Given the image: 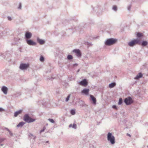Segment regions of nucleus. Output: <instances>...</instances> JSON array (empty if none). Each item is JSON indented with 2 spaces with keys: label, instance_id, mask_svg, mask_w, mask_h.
<instances>
[{
  "label": "nucleus",
  "instance_id": "1",
  "mask_svg": "<svg viewBox=\"0 0 148 148\" xmlns=\"http://www.w3.org/2000/svg\"><path fill=\"white\" fill-rule=\"evenodd\" d=\"M107 139L112 144L115 143V138L110 132L108 133L107 135Z\"/></svg>",
  "mask_w": 148,
  "mask_h": 148
},
{
  "label": "nucleus",
  "instance_id": "2",
  "mask_svg": "<svg viewBox=\"0 0 148 148\" xmlns=\"http://www.w3.org/2000/svg\"><path fill=\"white\" fill-rule=\"evenodd\" d=\"M140 40L137 38L134 39L129 42L128 43L130 47H132L137 44H140Z\"/></svg>",
  "mask_w": 148,
  "mask_h": 148
},
{
  "label": "nucleus",
  "instance_id": "3",
  "mask_svg": "<svg viewBox=\"0 0 148 148\" xmlns=\"http://www.w3.org/2000/svg\"><path fill=\"white\" fill-rule=\"evenodd\" d=\"M117 42V40L113 38H110L108 39L106 42V45H110L114 44Z\"/></svg>",
  "mask_w": 148,
  "mask_h": 148
},
{
  "label": "nucleus",
  "instance_id": "4",
  "mask_svg": "<svg viewBox=\"0 0 148 148\" xmlns=\"http://www.w3.org/2000/svg\"><path fill=\"white\" fill-rule=\"evenodd\" d=\"M23 120L25 121L28 123L33 122L35 120V119H32L27 114H26L24 116Z\"/></svg>",
  "mask_w": 148,
  "mask_h": 148
},
{
  "label": "nucleus",
  "instance_id": "5",
  "mask_svg": "<svg viewBox=\"0 0 148 148\" xmlns=\"http://www.w3.org/2000/svg\"><path fill=\"white\" fill-rule=\"evenodd\" d=\"M133 101L132 98L130 97H128L125 98L124 100V102L127 105H128L131 104Z\"/></svg>",
  "mask_w": 148,
  "mask_h": 148
},
{
  "label": "nucleus",
  "instance_id": "6",
  "mask_svg": "<svg viewBox=\"0 0 148 148\" xmlns=\"http://www.w3.org/2000/svg\"><path fill=\"white\" fill-rule=\"evenodd\" d=\"M29 64H20V68L22 70L26 69L29 67Z\"/></svg>",
  "mask_w": 148,
  "mask_h": 148
},
{
  "label": "nucleus",
  "instance_id": "7",
  "mask_svg": "<svg viewBox=\"0 0 148 148\" xmlns=\"http://www.w3.org/2000/svg\"><path fill=\"white\" fill-rule=\"evenodd\" d=\"M79 84L81 86H86L87 84V82L86 79H84L83 80L79 82Z\"/></svg>",
  "mask_w": 148,
  "mask_h": 148
},
{
  "label": "nucleus",
  "instance_id": "8",
  "mask_svg": "<svg viewBox=\"0 0 148 148\" xmlns=\"http://www.w3.org/2000/svg\"><path fill=\"white\" fill-rule=\"evenodd\" d=\"M26 40L27 43L29 45H36V43L33 42L32 40L27 39Z\"/></svg>",
  "mask_w": 148,
  "mask_h": 148
},
{
  "label": "nucleus",
  "instance_id": "9",
  "mask_svg": "<svg viewBox=\"0 0 148 148\" xmlns=\"http://www.w3.org/2000/svg\"><path fill=\"white\" fill-rule=\"evenodd\" d=\"M32 36V34L31 33L27 32L25 34V37L26 39L30 38Z\"/></svg>",
  "mask_w": 148,
  "mask_h": 148
},
{
  "label": "nucleus",
  "instance_id": "10",
  "mask_svg": "<svg viewBox=\"0 0 148 148\" xmlns=\"http://www.w3.org/2000/svg\"><path fill=\"white\" fill-rule=\"evenodd\" d=\"M73 52H75L77 56L80 57L81 56V53L79 49H75L73 50Z\"/></svg>",
  "mask_w": 148,
  "mask_h": 148
},
{
  "label": "nucleus",
  "instance_id": "11",
  "mask_svg": "<svg viewBox=\"0 0 148 148\" xmlns=\"http://www.w3.org/2000/svg\"><path fill=\"white\" fill-rule=\"evenodd\" d=\"M89 90L88 89H84L81 92L82 93L87 95H88Z\"/></svg>",
  "mask_w": 148,
  "mask_h": 148
},
{
  "label": "nucleus",
  "instance_id": "12",
  "mask_svg": "<svg viewBox=\"0 0 148 148\" xmlns=\"http://www.w3.org/2000/svg\"><path fill=\"white\" fill-rule=\"evenodd\" d=\"M2 91L5 94H6L7 93L8 88L5 86H3L1 89Z\"/></svg>",
  "mask_w": 148,
  "mask_h": 148
},
{
  "label": "nucleus",
  "instance_id": "13",
  "mask_svg": "<svg viewBox=\"0 0 148 148\" xmlns=\"http://www.w3.org/2000/svg\"><path fill=\"white\" fill-rule=\"evenodd\" d=\"M90 97L91 99L93 101V103L95 105L96 102V98L93 95H90Z\"/></svg>",
  "mask_w": 148,
  "mask_h": 148
},
{
  "label": "nucleus",
  "instance_id": "14",
  "mask_svg": "<svg viewBox=\"0 0 148 148\" xmlns=\"http://www.w3.org/2000/svg\"><path fill=\"white\" fill-rule=\"evenodd\" d=\"M37 41L41 45L45 43V41L44 40L39 38L37 39Z\"/></svg>",
  "mask_w": 148,
  "mask_h": 148
},
{
  "label": "nucleus",
  "instance_id": "15",
  "mask_svg": "<svg viewBox=\"0 0 148 148\" xmlns=\"http://www.w3.org/2000/svg\"><path fill=\"white\" fill-rule=\"evenodd\" d=\"M143 75L141 73H139L138 75H137L136 77H135V79H138L139 78L141 77H142Z\"/></svg>",
  "mask_w": 148,
  "mask_h": 148
},
{
  "label": "nucleus",
  "instance_id": "16",
  "mask_svg": "<svg viewBox=\"0 0 148 148\" xmlns=\"http://www.w3.org/2000/svg\"><path fill=\"white\" fill-rule=\"evenodd\" d=\"M22 111V110H20L14 113V116L15 117L17 116L18 115L21 113Z\"/></svg>",
  "mask_w": 148,
  "mask_h": 148
},
{
  "label": "nucleus",
  "instance_id": "17",
  "mask_svg": "<svg viewBox=\"0 0 148 148\" xmlns=\"http://www.w3.org/2000/svg\"><path fill=\"white\" fill-rule=\"evenodd\" d=\"M25 123L23 122H21L19 123L17 125V127H22L25 124Z\"/></svg>",
  "mask_w": 148,
  "mask_h": 148
},
{
  "label": "nucleus",
  "instance_id": "18",
  "mask_svg": "<svg viewBox=\"0 0 148 148\" xmlns=\"http://www.w3.org/2000/svg\"><path fill=\"white\" fill-rule=\"evenodd\" d=\"M143 36V34L142 33L138 32L137 34V36L138 38L140 39L141 40L140 38H139L140 37H142Z\"/></svg>",
  "mask_w": 148,
  "mask_h": 148
},
{
  "label": "nucleus",
  "instance_id": "19",
  "mask_svg": "<svg viewBox=\"0 0 148 148\" xmlns=\"http://www.w3.org/2000/svg\"><path fill=\"white\" fill-rule=\"evenodd\" d=\"M116 85V84L115 83H112L109 85V87L110 88H112L114 87Z\"/></svg>",
  "mask_w": 148,
  "mask_h": 148
},
{
  "label": "nucleus",
  "instance_id": "20",
  "mask_svg": "<svg viewBox=\"0 0 148 148\" xmlns=\"http://www.w3.org/2000/svg\"><path fill=\"white\" fill-rule=\"evenodd\" d=\"M69 127H72L73 128L76 129L77 127V125L76 124H73L72 125V124H71L69 125Z\"/></svg>",
  "mask_w": 148,
  "mask_h": 148
},
{
  "label": "nucleus",
  "instance_id": "21",
  "mask_svg": "<svg viewBox=\"0 0 148 148\" xmlns=\"http://www.w3.org/2000/svg\"><path fill=\"white\" fill-rule=\"evenodd\" d=\"M147 42L146 41H143L142 44V45L143 46H145L147 44Z\"/></svg>",
  "mask_w": 148,
  "mask_h": 148
},
{
  "label": "nucleus",
  "instance_id": "22",
  "mask_svg": "<svg viewBox=\"0 0 148 148\" xmlns=\"http://www.w3.org/2000/svg\"><path fill=\"white\" fill-rule=\"evenodd\" d=\"M122 99L121 98H120L119 99L118 104L119 105H120L122 104Z\"/></svg>",
  "mask_w": 148,
  "mask_h": 148
},
{
  "label": "nucleus",
  "instance_id": "23",
  "mask_svg": "<svg viewBox=\"0 0 148 148\" xmlns=\"http://www.w3.org/2000/svg\"><path fill=\"white\" fill-rule=\"evenodd\" d=\"M71 114L72 115H74V114H75V110H71Z\"/></svg>",
  "mask_w": 148,
  "mask_h": 148
},
{
  "label": "nucleus",
  "instance_id": "24",
  "mask_svg": "<svg viewBox=\"0 0 148 148\" xmlns=\"http://www.w3.org/2000/svg\"><path fill=\"white\" fill-rule=\"evenodd\" d=\"M67 58L69 60L73 58V57L71 55H68L67 56Z\"/></svg>",
  "mask_w": 148,
  "mask_h": 148
},
{
  "label": "nucleus",
  "instance_id": "25",
  "mask_svg": "<svg viewBox=\"0 0 148 148\" xmlns=\"http://www.w3.org/2000/svg\"><path fill=\"white\" fill-rule=\"evenodd\" d=\"M44 59L43 57L42 56H41L40 58V60L41 62H43L44 61Z\"/></svg>",
  "mask_w": 148,
  "mask_h": 148
},
{
  "label": "nucleus",
  "instance_id": "26",
  "mask_svg": "<svg viewBox=\"0 0 148 148\" xmlns=\"http://www.w3.org/2000/svg\"><path fill=\"white\" fill-rule=\"evenodd\" d=\"M70 95H69V96L67 97L66 99V101H69L70 97Z\"/></svg>",
  "mask_w": 148,
  "mask_h": 148
},
{
  "label": "nucleus",
  "instance_id": "27",
  "mask_svg": "<svg viewBox=\"0 0 148 148\" xmlns=\"http://www.w3.org/2000/svg\"><path fill=\"white\" fill-rule=\"evenodd\" d=\"M48 120L51 122L52 123H54V121L53 119H48Z\"/></svg>",
  "mask_w": 148,
  "mask_h": 148
},
{
  "label": "nucleus",
  "instance_id": "28",
  "mask_svg": "<svg viewBox=\"0 0 148 148\" xmlns=\"http://www.w3.org/2000/svg\"><path fill=\"white\" fill-rule=\"evenodd\" d=\"M117 9V7L116 6H114L113 7V9L114 10H116Z\"/></svg>",
  "mask_w": 148,
  "mask_h": 148
},
{
  "label": "nucleus",
  "instance_id": "29",
  "mask_svg": "<svg viewBox=\"0 0 148 148\" xmlns=\"http://www.w3.org/2000/svg\"><path fill=\"white\" fill-rule=\"evenodd\" d=\"M45 129H46L45 127H43V130H41L40 131V133H41V132H44V131H45Z\"/></svg>",
  "mask_w": 148,
  "mask_h": 148
},
{
  "label": "nucleus",
  "instance_id": "30",
  "mask_svg": "<svg viewBox=\"0 0 148 148\" xmlns=\"http://www.w3.org/2000/svg\"><path fill=\"white\" fill-rule=\"evenodd\" d=\"M5 140V138H1L0 139V143L3 142Z\"/></svg>",
  "mask_w": 148,
  "mask_h": 148
},
{
  "label": "nucleus",
  "instance_id": "31",
  "mask_svg": "<svg viewBox=\"0 0 148 148\" xmlns=\"http://www.w3.org/2000/svg\"><path fill=\"white\" fill-rule=\"evenodd\" d=\"M112 108H113L115 109H117L115 105H113L112 106Z\"/></svg>",
  "mask_w": 148,
  "mask_h": 148
},
{
  "label": "nucleus",
  "instance_id": "32",
  "mask_svg": "<svg viewBox=\"0 0 148 148\" xmlns=\"http://www.w3.org/2000/svg\"><path fill=\"white\" fill-rule=\"evenodd\" d=\"M4 110L1 108H0V112L3 111Z\"/></svg>",
  "mask_w": 148,
  "mask_h": 148
},
{
  "label": "nucleus",
  "instance_id": "33",
  "mask_svg": "<svg viewBox=\"0 0 148 148\" xmlns=\"http://www.w3.org/2000/svg\"><path fill=\"white\" fill-rule=\"evenodd\" d=\"M8 19L10 21L11 20V19H12L10 17H8Z\"/></svg>",
  "mask_w": 148,
  "mask_h": 148
},
{
  "label": "nucleus",
  "instance_id": "34",
  "mask_svg": "<svg viewBox=\"0 0 148 148\" xmlns=\"http://www.w3.org/2000/svg\"><path fill=\"white\" fill-rule=\"evenodd\" d=\"M21 5L20 4L19 7H18V8L21 9Z\"/></svg>",
  "mask_w": 148,
  "mask_h": 148
},
{
  "label": "nucleus",
  "instance_id": "35",
  "mask_svg": "<svg viewBox=\"0 0 148 148\" xmlns=\"http://www.w3.org/2000/svg\"><path fill=\"white\" fill-rule=\"evenodd\" d=\"M128 136H130V135H129V134H128Z\"/></svg>",
  "mask_w": 148,
  "mask_h": 148
}]
</instances>
